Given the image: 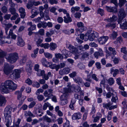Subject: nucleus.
<instances>
[{"label":"nucleus","instance_id":"1","mask_svg":"<svg viewBox=\"0 0 127 127\" xmlns=\"http://www.w3.org/2000/svg\"><path fill=\"white\" fill-rule=\"evenodd\" d=\"M12 108L10 106L6 107L4 111L3 114L5 118L6 125L7 127H10L12 122L11 116Z\"/></svg>","mask_w":127,"mask_h":127},{"label":"nucleus","instance_id":"2","mask_svg":"<svg viewBox=\"0 0 127 127\" xmlns=\"http://www.w3.org/2000/svg\"><path fill=\"white\" fill-rule=\"evenodd\" d=\"M40 121H43V123H40V125L41 127H50L52 125V120L47 115L43 116L42 117L39 119Z\"/></svg>","mask_w":127,"mask_h":127},{"label":"nucleus","instance_id":"3","mask_svg":"<svg viewBox=\"0 0 127 127\" xmlns=\"http://www.w3.org/2000/svg\"><path fill=\"white\" fill-rule=\"evenodd\" d=\"M25 89L24 87L22 86L20 89V91H16L14 94L17 95V99L20 100L19 103L18 105L19 106H21L23 103L24 100L26 99V97L22 96V92Z\"/></svg>","mask_w":127,"mask_h":127},{"label":"nucleus","instance_id":"4","mask_svg":"<svg viewBox=\"0 0 127 127\" xmlns=\"http://www.w3.org/2000/svg\"><path fill=\"white\" fill-rule=\"evenodd\" d=\"M117 19V16H115V14H112V16L110 18L105 19L104 21L107 22H110L107 24L106 25V28L111 27L113 29H114L116 27V24L114 23H112L116 21Z\"/></svg>","mask_w":127,"mask_h":127},{"label":"nucleus","instance_id":"5","mask_svg":"<svg viewBox=\"0 0 127 127\" xmlns=\"http://www.w3.org/2000/svg\"><path fill=\"white\" fill-rule=\"evenodd\" d=\"M5 58L8 62L13 64L16 62L19 59L18 54L16 52L12 53L9 54Z\"/></svg>","mask_w":127,"mask_h":127},{"label":"nucleus","instance_id":"6","mask_svg":"<svg viewBox=\"0 0 127 127\" xmlns=\"http://www.w3.org/2000/svg\"><path fill=\"white\" fill-rule=\"evenodd\" d=\"M111 2L114 4L116 7H111L107 6H106L107 10L110 12H115L117 11L116 7L118 6V3L117 2V0H111Z\"/></svg>","mask_w":127,"mask_h":127},{"label":"nucleus","instance_id":"7","mask_svg":"<svg viewBox=\"0 0 127 127\" xmlns=\"http://www.w3.org/2000/svg\"><path fill=\"white\" fill-rule=\"evenodd\" d=\"M9 89L15 90L17 88V85L12 81L8 80L5 81L4 84Z\"/></svg>","mask_w":127,"mask_h":127},{"label":"nucleus","instance_id":"8","mask_svg":"<svg viewBox=\"0 0 127 127\" xmlns=\"http://www.w3.org/2000/svg\"><path fill=\"white\" fill-rule=\"evenodd\" d=\"M86 27L84 26V24L82 22H78L77 23L76 31L81 33L84 31L86 30Z\"/></svg>","mask_w":127,"mask_h":127},{"label":"nucleus","instance_id":"9","mask_svg":"<svg viewBox=\"0 0 127 127\" xmlns=\"http://www.w3.org/2000/svg\"><path fill=\"white\" fill-rule=\"evenodd\" d=\"M14 68V66L9 65L7 64H4L3 71L4 73L8 75L11 72L12 70Z\"/></svg>","mask_w":127,"mask_h":127},{"label":"nucleus","instance_id":"10","mask_svg":"<svg viewBox=\"0 0 127 127\" xmlns=\"http://www.w3.org/2000/svg\"><path fill=\"white\" fill-rule=\"evenodd\" d=\"M118 23L120 24V28L122 29H127V20L125 21L124 22L123 19H118Z\"/></svg>","mask_w":127,"mask_h":127},{"label":"nucleus","instance_id":"11","mask_svg":"<svg viewBox=\"0 0 127 127\" xmlns=\"http://www.w3.org/2000/svg\"><path fill=\"white\" fill-rule=\"evenodd\" d=\"M126 14L123 8H122L119 10L118 13V16L119 17L118 19H123L126 17Z\"/></svg>","mask_w":127,"mask_h":127},{"label":"nucleus","instance_id":"12","mask_svg":"<svg viewBox=\"0 0 127 127\" xmlns=\"http://www.w3.org/2000/svg\"><path fill=\"white\" fill-rule=\"evenodd\" d=\"M0 90L2 94L9 93L10 90L4 84V85H1Z\"/></svg>","mask_w":127,"mask_h":127},{"label":"nucleus","instance_id":"13","mask_svg":"<svg viewBox=\"0 0 127 127\" xmlns=\"http://www.w3.org/2000/svg\"><path fill=\"white\" fill-rule=\"evenodd\" d=\"M88 33V34L87 35L88 39L91 41H93L95 38H97L98 37V33L97 32L92 33L90 34Z\"/></svg>","mask_w":127,"mask_h":127},{"label":"nucleus","instance_id":"14","mask_svg":"<svg viewBox=\"0 0 127 127\" xmlns=\"http://www.w3.org/2000/svg\"><path fill=\"white\" fill-rule=\"evenodd\" d=\"M21 72V71L20 70L16 69L13 71L11 75H13L14 78L15 79H18L20 77V74Z\"/></svg>","mask_w":127,"mask_h":127},{"label":"nucleus","instance_id":"15","mask_svg":"<svg viewBox=\"0 0 127 127\" xmlns=\"http://www.w3.org/2000/svg\"><path fill=\"white\" fill-rule=\"evenodd\" d=\"M68 48L70 50L71 53L73 54H77V53L80 54H81V52L78 51V50L77 48L73 46L70 45L69 46Z\"/></svg>","mask_w":127,"mask_h":127},{"label":"nucleus","instance_id":"16","mask_svg":"<svg viewBox=\"0 0 127 127\" xmlns=\"http://www.w3.org/2000/svg\"><path fill=\"white\" fill-rule=\"evenodd\" d=\"M74 81L77 83L79 85L83 86L84 84V82L82 78L80 77L76 76L73 79Z\"/></svg>","mask_w":127,"mask_h":127},{"label":"nucleus","instance_id":"17","mask_svg":"<svg viewBox=\"0 0 127 127\" xmlns=\"http://www.w3.org/2000/svg\"><path fill=\"white\" fill-rule=\"evenodd\" d=\"M108 39V36H103L98 39V41L100 44H104L107 41Z\"/></svg>","mask_w":127,"mask_h":127},{"label":"nucleus","instance_id":"18","mask_svg":"<svg viewBox=\"0 0 127 127\" xmlns=\"http://www.w3.org/2000/svg\"><path fill=\"white\" fill-rule=\"evenodd\" d=\"M82 114L80 112L74 113L72 116V119L73 120H78L81 118Z\"/></svg>","mask_w":127,"mask_h":127},{"label":"nucleus","instance_id":"19","mask_svg":"<svg viewBox=\"0 0 127 127\" xmlns=\"http://www.w3.org/2000/svg\"><path fill=\"white\" fill-rule=\"evenodd\" d=\"M64 21L66 23H68L72 21V18L70 16L69 13H67L66 16H64Z\"/></svg>","mask_w":127,"mask_h":127},{"label":"nucleus","instance_id":"20","mask_svg":"<svg viewBox=\"0 0 127 127\" xmlns=\"http://www.w3.org/2000/svg\"><path fill=\"white\" fill-rule=\"evenodd\" d=\"M18 42L17 44L18 45L21 47L25 45V42L22 38L20 36L17 37Z\"/></svg>","mask_w":127,"mask_h":127},{"label":"nucleus","instance_id":"21","mask_svg":"<svg viewBox=\"0 0 127 127\" xmlns=\"http://www.w3.org/2000/svg\"><path fill=\"white\" fill-rule=\"evenodd\" d=\"M7 53L6 52L3 51L0 52V64L3 63L4 60L3 58L6 56Z\"/></svg>","mask_w":127,"mask_h":127},{"label":"nucleus","instance_id":"22","mask_svg":"<svg viewBox=\"0 0 127 127\" xmlns=\"http://www.w3.org/2000/svg\"><path fill=\"white\" fill-rule=\"evenodd\" d=\"M103 55V51L101 49H99L98 51L95 52L94 54L95 57L96 59H98L99 56H102Z\"/></svg>","mask_w":127,"mask_h":127},{"label":"nucleus","instance_id":"23","mask_svg":"<svg viewBox=\"0 0 127 127\" xmlns=\"http://www.w3.org/2000/svg\"><path fill=\"white\" fill-rule=\"evenodd\" d=\"M62 55L65 56L64 58L66 59L70 55V52L65 49H63L62 51Z\"/></svg>","mask_w":127,"mask_h":127},{"label":"nucleus","instance_id":"24","mask_svg":"<svg viewBox=\"0 0 127 127\" xmlns=\"http://www.w3.org/2000/svg\"><path fill=\"white\" fill-rule=\"evenodd\" d=\"M27 24L28 25L30 26V27L28 29V31H33L35 30L36 29V25L35 24H32V22H28Z\"/></svg>","mask_w":127,"mask_h":127},{"label":"nucleus","instance_id":"25","mask_svg":"<svg viewBox=\"0 0 127 127\" xmlns=\"http://www.w3.org/2000/svg\"><path fill=\"white\" fill-rule=\"evenodd\" d=\"M34 114L36 115L37 116L40 117L43 114L42 110L40 109H34Z\"/></svg>","mask_w":127,"mask_h":127},{"label":"nucleus","instance_id":"26","mask_svg":"<svg viewBox=\"0 0 127 127\" xmlns=\"http://www.w3.org/2000/svg\"><path fill=\"white\" fill-rule=\"evenodd\" d=\"M37 8H35L32 10L31 12L32 15L31 16V18H33L38 14L39 12L37 11Z\"/></svg>","mask_w":127,"mask_h":127},{"label":"nucleus","instance_id":"27","mask_svg":"<svg viewBox=\"0 0 127 127\" xmlns=\"http://www.w3.org/2000/svg\"><path fill=\"white\" fill-rule=\"evenodd\" d=\"M25 9L23 7L20 8L19 9V11L21 13L20 15L21 18H24L26 16Z\"/></svg>","mask_w":127,"mask_h":127},{"label":"nucleus","instance_id":"28","mask_svg":"<svg viewBox=\"0 0 127 127\" xmlns=\"http://www.w3.org/2000/svg\"><path fill=\"white\" fill-rule=\"evenodd\" d=\"M6 100L5 97L0 94V106H1L5 104L6 102Z\"/></svg>","mask_w":127,"mask_h":127},{"label":"nucleus","instance_id":"29","mask_svg":"<svg viewBox=\"0 0 127 127\" xmlns=\"http://www.w3.org/2000/svg\"><path fill=\"white\" fill-rule=\"evenodd\" d=\"M37 27L39 28L42 27L43 28H46V22L44 21L41 22L37 24Z\"/></svg>","mask_w":127,"mask_h":127},{"label":"nucleus","instance_id":"30","mask_svg":"<svg viewBox=\"0 0 127 127\" xmlns=\"http://www.w3.org/2000/svg\"><path fill=\"white\" fill-rule=\"evenodd\" d=\"M57 47V44L53 42L51 43L49 45L50 48L51 50L52 51L55 50L56 48Z\"/></svg>","mask_w":127,"mask_h":127},{"label":"nucleus","instance_id":"31","mask_svg":"<svg viewBox=\"0 0 127 127\" xmlns=\"http://www.w3.org/2000/svg\"><path fill=\"white\" fill-rule=\"evenodd\" d=\"M44 95L45 97H47L49 99L52 98L53 96V95L52 94L48 93L47 90L45 91Z\"/></svg>","mask_w":127,"mask_h":127},{"label":"nucleus","instance_id":"32","mask_svg":"<svg viewBox=\"0 0 127 127\" xmlns=\"http://www.w3.org/2000/svg\"><path fill=\"white\" fill-rule=\"evenodd\" d=\"M41 62L42 65L44 66L48 67L50 62L47 61L45 58L41 60Z\"/></svg>","mask_w":127,"mask_h":127},{"label":"nucleus","instance_id":"33","mask_svg":"<svg viewBox=\"0 0 127 127\" xmlns=\"http://www.w3.org/2000/svg\"><path fill=\"white\" fill-rule=\"evenodd\" d=\"M27 60V56H24L22 57V58L20 60V64L23 65L26 63Z\"/></svg>","mask_w":127,"mask_h":127},{"label":"nucleus","instance_id":"34","mask_svg":"<svg viewBox=\"0 0 127 127\" xmlns=\"http://www.w3.org/2000/svg\"><path fill=\"white\" fill-rule=\"evenodd\" d=\"M33 7V5L32 2L30 0L28 1V3L26 5L27 8L29 9H31Z\"/></svg>","mask_w":127,"mask_h":127},{"label":"nucleus","instance_id":"35","mask_svg":"<svg viewBox=\"0 0 127 127\" xmlns=\"http://www.w3.org/2000/svg\"><path fill=\"white\" fill-rule=\"evenodd\" d=\"M48 67H49L53 69H55L56 71H58L57 70V65H56L55 64H52L50 62Z\"/></svg>","mask_w":127,"mask_h":127},{"label":"nucleus","instance_id":"36","mask_svg":"<svg viewBox=\"0 0 127 127\" xmlns=\"http://www.w3.org/2000/svg\"><path fill=\"white\" fill-rule=\"evenodd\" d=\"M3 32L1 31L0 33V45H1L5 43L4 41L2 40L3 38L4 39V38H3Z\"/></svg>","mask_w":127,"mask_h":127},{"label":"nucleus","instance_id":"37","mask_svg":"<svg viewBox=\"0 0 127 127\" xmlns=\"http://www.w3.org/2000/svg\"><path fill=\"white\" fill-rule=\"evenodd\" d=\"M112 103L110 102H109L107 103H103L102 105L103 107L108 109V108H109L110 106L112 105Z\"/></svg>","mask_w":127,"mask_h":127},{"label":"nucleus","instance_id":"38","mask_svg":"<svg viewBox=\"0 0 127 127\" xmlns=\"http://www.w3.org/2000/svg\"><path fill=\"white\" fill-rule=\"evenodd\" d=\"M97 14H100L101 16H102L104 14V10L100 8H98L97 10Z\"/></svg>","mask_w":127,"mask_h":127},{"label":"nucleus","instance_id":"39","mask_svg":"<svg viewBox=\"0 0 127 127\" xmlns=\"http://www.w3.org/2000/svg\"><path fill=\"white\" fill-rule=\"evenodd\" d=\"M117 35V33L113 31L112 33L110 35V37L111 39H114L116 38Z\"/></svg>","mask_w":127,"mask_h":127},{"label":"nucleus","instance_id":"40","mask_svg":"<svg viewBox=\"0 0 127 127\" xmlns=\"http://www.w3.org/2000/svg\"><path fill=\"white\" fill-rule=\"evenodd\" d=\"M65 63L63 62L57 65V70H58L60 68H62L64 67L65 66Z\"/></svg>","mask_w":127,"mask_h":127},{"label":"nucleus","instance_id":"41","mask_svg":"<svg viewBox=\"0 0 127 127\" xmlns=\"http://www.w3.org/2000/svg\"><path fill=\"white\" fill-rule=\"evenodd\" d=\"M32 68L31 66H27L26 69V71L27 72L28 74L29 75H31L32 73Z\"/></svg>","mask_w":127,"mask_h":127},{"label":"nucleus","instance_id":"42","mask_svg":"<svg viewBox=\"0 0 127 127\" xmlns=\"http://www.w3.org/2000/svg\"><path fill=\"white\" fill-rule=\"evenodd\" d=\"M93 73L92 71H91V72L90 73L87 74V78L86 79V80L87 81H88L90 82H91L92 80L90 78L91 77V75Z\"/></svg>","mask_w":127,"mask_h":127},{"label":"nucleus","instance_id":"43","mask_svg":"<svg viewBox=\"0 0 127 127\" xmlns=\"http://www.w3.org/2000/svg\"><path fill=\"white\" fill-rule=\"evenodd\" d=\"M45 71L44 70H39L37 73V75L38 76H43L45 74Z\"/></svg>","mask_w":127,"mask_h":127},{"label":"nucleus","instance_id":"44","mask_svg":"<svg viewBox=\"0 0 127 127\" xmlns=\"http://www.w3.org/2000/svg\"><path fill=\"white\" fill-rule=\"evenodd\" d=\"M108 49L109 51L112 52V54L113 56H115L116 54V52L115 48H112L110 47L108 48Z\"/></svg>","mask_w":127,"mask_h":127},{"label":"nucleus","instance_id":"45","mask_svg":"<svg viewBox=\"0 0 127 127\" xmlns=\"http://www.w3.org/2000/svg\"><path fill=\"white\" fill-rule=\"evenodd\" d=\"M80 9V7H79L76 6L75 7H73L71 9V11L72 13L75 12V11H77Z\"/></svg>","mask_w":127,"mask_h":127},{"label":"nucleus","instance_id":"46","mask_svg":"<svg viewBox=\"0 0 127 127\" xmlns=\"http://www.w3.org/2000/svg\"><path fill=\"white\" fill-rule=\"evenodd\" d=\"M25 114L27 116H29L33 117H35V116L33 114L29 111H25Z\"/></svg>","mask_w":127,"mask_h":127},{"label":"nucleus","instance_id":"47","mask_svg":"<svg viewBox=\"0 0 127 127\" xmlns=\"http://www.w3.org/2000/svg\"><path fill=\"white\" fill-rule=\"evenodd\" d=\"M75 102V101L73 99H72L69 105V107L72 110H73L74 109V106Z\"/></svg>","mask_w":127,"mask_h":127},{"label":"nucleus","instance_id":"48","mask_svg":"<svg viewBox=\"0 0 127 127\" xmlns=\"http://www.w3.org/2000/svg\"><path fill=\"white\" fill-rule=\"evenodd\" d=\"M65 93L63 95H62L61 97V98H62L63 99H66L68 97V90L67 89L66 90V91L65 92Z\"/></svg>","mask_w":127,"mask_h":127},{"label":"nucleus","instance_id":"49","mask_svg":"<svg viewBox=\"0 0 127 127\" xmlns=\"http://www.w3.org/2000/svg\"><path fill=\"white\" fill-rule=\"evenodd\" d=\"M60 99L61 100L60 103L62 105H65L67 103L68 101L66 99L60 98Z\"/></svg>","mask_w":127,"mask_h":127},{"label":"nucleus","instance_id":"50","mask_svg":"<svg viewBox=\"0 0 127 127\" xmlns=\"http://www.w3.org/2000/svg\"><path fill=\"white\" fill-rule=\"evenodd\" d=\"M77 74V73L76 71H73L72 73L69 74V75L71 78H73V79L75 78Z\"/></svg>","mask_w":127,"mask_h":127},{"label":"nucleus","instance_id":"51","mask_svg":"<svg viewBox=\"0 0 127 127\" xmlns=\"http://www.w3.org/2000/svg\"><path fill=\"white\" fill-rule=\"evenodd\" d=\"M119 1L118 5L120 7H122L127 2L126 0H119Z\"/></svg>","mask_w":127,"mask_h":127},{"label":"nucleus","instance_id":"52","mask_svg":"<svg viewBox=\"0 0 127 127\" xmlns=\"http://www.w3.org/2000/svg\"><path fill=\"white\" fill-rule=\"evenodd\" d=\"M49 47V44L48 43H42L41 44V47H43L45 49H48Z\"/></svg>","mask_w":127,"mask_h":127},{"label":"nucleus","instance_id":"53","mask_svg":"<svg viewBox=\"0 0 127 127\" xmlns=\"http://www.w3.org/2000/svg\"><path fill=\"white\" fill-rule=\"evenodd\" d=\"M63 69V72L65 74H68L70 72V69L69 68H65Z\"/></svg>","mask_w":127,"mask_h":127},{"label":"nucleus","instance_id":"54","mask_svg":"<svg viewBox=\"0 0 127 127\" xmlns=\"http://www.w3.org/2000/svg\"><path fill=\"white\" fill-rule=\"evenodd\" d=\"M108 83L110 85L113 84L114 83V80L113 78H111L108 80H107Z\"/></svg>","mask_w":127,"mask_h":127},{"label":"nucleus","instance_id":"55","mask_svg":"<svg viewBox=\"0 0 127 127\" xmlns=\"http://www.w3.org/2000/svg\"><path fill=\"white\" fill-rule=\"evenodd\" d=\"M74 90L76 93L79 94L81 91V88L80 87L78 86L75 87Z\"/></svg>","mask_w":127,"mask_h":127},{"label":"nucleus","instance_id":"56","mask_svg":"<svg viewBox=\"0 0 127 127\" xmlns=\"http://www.w3.org/2000/svg\"><path fill=\"white\" fill-rule=\"evenodd\" d=\"M56 57L57 59H63L64 58L63 56L60 53H56L55 54Z\"/></svg>","mask_w":127,"mask_h":127},{"label":"nucleus","instance_id":"57","mask_svg":"<svg viewBox=\"0 0 127 127\" xmlns=\"http://www.w3.org/2000/svg\"><path fill=\"white\" fill-rule=\"evenodd\" d=\"M9 35L11 36V38L14 39H15L16 38V36L13 34L12 31L10 30L9 31Z\"/></svg>","mask_w":127,"mask_h":127},{"label":"nucleus","instance_id":"58","mask_svg":"<svg viewBox=\"0 0 127 127\" xmlns=\"http://www.w3.org/2000/svg\"><path fill=\"white\" fill-rule=\"evenodd\" d=\"M114 56H113L111 58L112 59H113V61L115 64H118L119 62V59L118 58H116Z\"/></svg>","mask_w":127,"mask_h":127},{"label":"nucleus","instance_id":"59","mask_svg":"<svg viewBox=\"0 0 127 127\" xmlns=\"http://www.w3.org/2000/svg\"><path fill=\"white\" fill-rule=\"evenodd\" d=\"M44 54L45 57L48 59L51 58L52 57V55L48 52L44 53Z\"/></svg>","mask_w":127,"mask_h":127},{"label":"nucleus","instance_id":"60","mask_svg":"<svg viewBox=\"0 0 127 127\" xmlns=\"http://www.w3.org/2000/svg\"><path fill=\"white\" fill-rule=\"evenodd\" d=\"M21 120L19 118L17 119V121L16 122L15 124L13 126L10 127H19V124L21 122Z\"/></svg>","mask_w":127,"mask_h":127},{"label":"nucleus","instance_id":"61","mask_svg":"<svg viewBox=\"0 0 127 127\" xmlns=\"http://www.w3.org/2000/svg\"><path fill=\"white\" fill-rule=\"evenodd\" d=\"M21 120L19 118L17 119V121L16 122L15 124L13 126L10 127H19V124L21 122Z\"/></svg>","mask_w":127,"mask_h":127},{"label":"nucleus","instance_id":"62","mask_svg":"<svg viewBox=\"0 0 127 127\" xmlns=\"http://www.w3.org/2000/svg\"><path fill=\"white\" fill-rule=\"evenodd\" d=\"M42 105L40 104H37L35 106L34 109L42 110Z\"/></svg>","mask_w":127,"mask_h":127},{"label":"nucleus","instance_id":"63","mask_svg":"<svg viewBox=\"0 0 127 127\" xmlns=\"http://www.w3.org/2000/svg\"><path fill=\"white\" fill-rule=\"evenodd\" d=\"M50 104L48 102H47L46 103H45L44 104L43 106V110H46V109L47 107H48L50 106Z\"/></svg>","mask_w":127,"mask_h":127},{"label":"nucleus","instance_id":"64","mask_svg":"<svg viewBox=\"0 0 127 127\" xmlns=\"http://www.w3.org/2000/svg\"><path fill=\"white\" fill-rule=\"evenodd\" d=\"M43 39L41 38H39L36 41V45L38 47L41 46V43L43 42Z\"/></svg>","mask_w":127,"mask_h":127}]
</instances>
